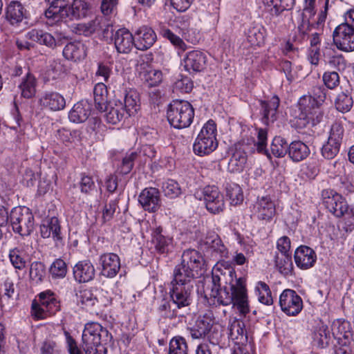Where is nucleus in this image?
I'll return each instance as SVG.
<instances>
[{
    "instance_id": "f257e3e1",
    "label": "nucleus",
    "mask_w": 354,
    "mask_h": 354,
    "mask_svg": "<svg viewBox=\"0 0 354 354\" xmlns=\"http://www.w3.org/2000/svg\"><path fill=\"white\" fill-rule=\"evenodd\" d=\"M229 286H225L211 292V297L216 299L217 303L223 306L233 304L243 315L249 312L245 279L243 277L236 278L234 270L229 271Z\"/></svg>"
},
{
    "instance_id": "f03ea898",
    "label": "nucleus",
    "mask_w": 354,
    "mask_h": 354,
    "mask_svg": "<svg viewBox=\"0 0 354 354\" xmlns=\"http://www.w3.org/2000/svg\"><path fill=\"white\" fill-rule=\"evenodd\" d=\"M326 90L322 86L313 87L312 94L302 96L298 102L300 113L297 119L298 125L305 127L308 124L315 126L323 119L324 113L320 106L326 97Z\"/></svg>"
},
{
    "instance_id": "7ed1b4c3",
    "label": "nucleus",
    "mask_w": 354,
    "mask_h": 354,
    "mask_svg": "<svg viewBox=\"0 0 354 354\" xmlns=\"http://www.w3.org/2000/svg\"><path fill=\"white\" fill-rule=\"evenodd\" d=\"M203 266L204 259L198 251L185 250L182 255L181 263L174 271V279L171 284L193 286L191 282Z\"/></svg>"
},
{
    "instance_id": "20e7f679",
    "label": "nucleus",
    "mask_w": 354,
    "mask_h": 354,
    "mask_svg": "<svg viewBox=\"0 0 354 354\" xmlns=\"http://www.w3.org/2000/svg\"><path fill=\"white\" fill-rule=\"evenodd\" d=\"M110 339L106 328L97 322L88 323L83 330L82 347L86 354H106L105 344Z\"/></svg>"
},
{
    "instance_id": "39448f33",
    "label": "nucleus",
    "mask_w": 354,
    "mask_h": 354,
    "mask_svg": "<svg viewBox=\"0 0 354 354\" xmlns=\"http://www.w3.org/2000/svg\"><path fill=\"white\" fill-rule=\"evenodd\" d=\"M324 206L337 217H344V228L346 232L354 230V205L348 206L342 196L332 189H324L322 193Z\"/></svg>"
},
{
    "instance_id": "423d86ee",
    "label": "nucleus",
    "mask_w": 354,
    "mask_h": 354,
    "mask_svg": "<svg viewBox=\"0 0 354 354\" xmlns=\"http://www.w3.org/2000/svg\"><path fill=\"white\" fill-rule=\"evenodd\" d=\"M333 37L339 50L344 52L354 51V9L345 14V22L335 28Z\"/></svg>"
},
{
    "instance_id": "0eeeda50",
    "label": "nucleus",
    "mask_w": 354,
    "mask_h": 354,
    "mask_svg": "<svg viewBox=\"0 0 354 354\" xmlns=\"http://www.w3.org/2000/svg\"><path fill=\"white\" fill-rule=\"evenodd\" d=\"M167 115L171 126L176 129H184L192 124L194 111L189 102L175 100L170 103Z\"/></svg>"
},
{
    "instance_id": "6e6552de",
    "label": "nucleus",
    "mask_w": 354,
    "mask_h": 354,
    "mask_svg": "<svg viewBox=\"0 0 354 354\" xmlns=\"http://www.w3.org/2000/svg\"><path fill=\"white\" fill-rule=\"evenodd\" d=\"M216 125L214 120H208L203 127L194 143V151L198 156L211 153L217 146Z\"/></svg>"
},
{
    "instance_id": "1a4fd4ad",
    "label": "nucleus",
    "mask_w": 354,
    "mask_h": 354,
    "mask_svg": "<svg viewBox=\"0 0 354 354\" xmlns=\"http://www.w3.org/2000/svg\"><path fill=\"white\" fill-rule=\"evenodd\" d=\"M9 218L13 231L21 236L29 235L34 229V216L26 207H14Z\"/></svg>"
},
{
    "instance_id": "9d476101",
    "label": "nucleus",
    "mask_w": 354,
    "mask_h": 354,
    "mask_svg": "<svg viewBox=\"0 0 354 354\" xmlns=\"http://www.w3.org/2000/svg\"><path fill=\"white\" fill-rule=\"evenodd\" d=\"M279 306L287 315L296 316L303 308V301L296 291L286 289L279 296Z\"/></svg>"
},
{
    "instance_id": "9b49d317",
    "label": "nucleus",
    "mask_w": 354,
    "mask_h": 354,
    "mask_svg": "<svg viewBox=\"0 0 354 354\" xmlns=\"http://www.w3.org/2000/svg\"><path fill=\"white\" fill-rule=\"evenodd\" d=\"M207 209L212 214H219L225 208L223 195L216 186H206L203 190Z\"/></svg>"
},
{
    "instance_id": "f8f14e48",
    "label": "nucleus",
    "mask_w": 354,
    "mask_h": 354,
    "mask_svg": "<svg viewBox=\"0 0 354 354\" xmlns=\"http://www.w3.org/2000/svg\"><path fill=\"white\" fill-rule=\"evenodd\" d=\"M46 1L50 4V6L44 12L48 25L52 26L66 19V15H68L66 0Z\"/></svg>"
},
{
    "instance_id": "ddd939ff",
    "label": "nucleus",
    "mask_w": 354,
    "mask_h": 354,
    "mask_svg": "<svg viewBox=\"0 0 354 354\" xmlns=\"http://www.w3.org/2000/svg\"><path fill=\"white\" fill-rule=\"evenodd\" d=\"M253 213L258 219L270 221L276 213L275 205L269 196L259 198L254 205Z\"/></svg>"
},
{
    "instance_id": "4468645a",
    "label": "nucleus",
    "mask_w": 354,
    "mask_h": 354,
    "mask_svg": "<svg viewBox=\"0 0 354 354\" xmlns=\"http://www.w3.org/2000/svg\"><path fill=\"white\" fill-rule=\"evenodd\" d=\"M184 67L188 72H201L206 66L207 56L200 50L188 52L183 59Z\"/></svg>"
},
{
    "instance_id": "2eb2a0df",
    "label": "nucleus",
    "mask_w": 354,
    "mask_h": 354,
    "mask_svg": "<svg viewBox=\"0 0 354 354\" xmlns=\"http://www.w3.org/2000/svg\"><path fill=\"white\" fill-rule=\"evenodd\" d=\"M170 297L178 308L188 306L191 303V291L193 286L171 284Z\"/></svg>"
},
{
    "instance_id": "dca6fc26",
    "label": "nucleus",
    "mask_w": 354,
    "mask_h": 354,
    "mask_svg": "<svg viewBox=\"0 0 354 354\" xmlns=\"http://www.w3.org/2000/svg\"><path fill=\"white\" fill-rule=\"evenodd\" d=\"M135 47L140 50L151 48L156 41V34L148 26H142L135 32Z\"/></svg>"
},
{
    "instance_id": "f3484780",
    "label": "nucleus",
    "mask_w": 354,
    "mask_h": 354,
    "mask_svg": "<svg viewBox=\"0 0 354 354\" xmlns=\"http://www.w3.org/2000/svg\"><path fill=\"white\" fill-rule=\"evenodd\" d=\"M295 261L297 267L307 270L313 267L316 262L317 255L308 246L301 245L295 252Z\"/></svg>"
},
{
    "instance_id": "a211bd4d",
    "label": "nucleus",
    "mask_w": 354,
    "mask_h": 354,
    "mask_svg": "<svg viewBox=\"0 0 354 354\" xmlns=\"http://www.w3.org/2000/svg\"><path fill=\"white\" fill-rule=\"evenodd\" d=\"M102 274L109 278L114 277L120 269V260L115 253H106L100 256Z\"/></svg>"
},
{
    "instance_id": "6ab92c4d",
    "label": "nucleus",
    "mask_w": 354,
    "mask_h": 354,
    "mask_svg": "<svg viewBox=\"0 0 354 354\" xmlns=\"http://www.w3.org/2000/svg\"><path fill=\"white\" fill-rule=\"evenodd\" d=\"M248 146L245 142L239 144L228 162L227 169L232 173H239L243 170L247 162L246 150Z\"/></svg>"
},
{
    "instance_id": "aec40b11",
    "label": "nucleus",
    "mask_w": 354,
    "mask_h": 354,
    "mask_svg": "<svg viewBox=\"0 0 354 354\" xmlns=\"http://www.w3.org/2000/svg\"><path fill=\"white\" fill-rule=\"evenodd\" d=\"M160 227L154 228L151 233V243L155 250L159 254H168L173 249V239L162 234Z\"/></svg>"
},
{
    "instance_id": "412c9836",
    "label": "nucleus",
    "mask_w": 354,
    "mask_h": 354,
    "mask_svg": "<svg viewBox=\"0 0 354 354\" xmlns=\"http://www.w3.org/2000/svg\"><path fill=\"white\" fill-rule=\"evenodd\" d=\"M139 203L145 210L154 212L160 207V194L156 188H147L139 195Z\"/></svg>"
},
{
    "instance_id": "4be33fe9",
    "label": "nucleus",
    "mask_w": 354,
    "mask_h": 354,
    "mask_svg": "<svg viewBox=\"0 0 354 354\" xmlns=\"http://www.w3.org/2000/svg\"><path fill=\"white\" fill-rule=\"evenodd\" d=\"M114 44L118 53L127 54L135 46V38L128 30L119 29L114 35Z\"/></svg>"
},
{
    "instance_id": "5701e85b",
    "label": "nucleus",
    "mask_w": 354,
    "mask_h": 354,
    "mask_svg": "<svg viewBox=\"0 0 354 354\" xmlns=\"http://www.w3.org/2000/svg\"><path fill=\"white\" fill-rule=\"evenodd\" d=\"M73 276L79 283L91 281L95 277V268L88 260L80 261L73 267Z\"/></svg>"
},
{
    "instance_id": "b1692460",
    "label": "nucleus",
    "mask_w": 354,
    "mask_h": 354,
    "mask_svg": "<svg viewBox=\"0 0 354 354\" xmlns=\"http://www.w3.org/2000/svg\"><path fill=\"white\" fill-rule=\"evenodd\" d=\"M263 122L266 124L274 122L277 120V109L280 100L277 95H273L270 100H260Z\"/></svg>"
},
{
    "instance_id": "393cba45",
    "label": "nucleus",
    "mask_w": 354,
    "mask_h": 354,
    "mask_svg": "<svg viewBox=\"0 0 354 354\" xmlns=\"http://www.w3.org/2000/svg\"><path fill=\"white\" fill-rule=\"evenodd\" d=\"M6 18L12 26H17L27 18V11L20 2L13 1L6 8Z\"/></svg>"
},
{
    "instance_id": "a878e982",
    "label": "nucleus",
    "mask_w": 354,
    "mask_h": 354,
    "mask_svg": "<svg viewBox=\"0 0 354 354\" xmlns=\"http://www.w3.org/2000/svg\"><path fill=\"white\" fill-rule=\"evenodd\" d=\"M39 104L52 111H59L66 106L64 97L57 92H46L39 100Z\"/></svg>"
},
{
    "instance_id": "bb28decb",
    "label": "nucleus",
    "mask_w": 354,
    "mask_h": 354,
    "mask_svg": "<svg viewBox=\"0 0 354 354\" xmlns=\"http://www.w3.org/2000/svg\"><path fill=\"white\" fill-rule=\"evenodd\" d=\"M40 232L41 236L44 239L52 236L55 241L62 240L59 222L58 218L55 216L47 219L40 226Z\"/></svg>"
},
{
    "instance_id": "cd10ccee",
    "label": "nucleus",
    "mask_w": 354,
    "mask_h": 354,
    "mask_svg": "<svg viewBox=\"0 0 354 354\" xmlns=\"http://www.w3.org/2000/svg\"><path fill=\"white\" fill-rule=\"evenodd\" d=\"M91 104L87 101L82 100L76 103L69 113L70 120L75 123L85 122L91 115Z\"/></svg>"
},
{
    "instance_id": "c85d7f7f",
    "label": "nucleus",
    "mask_w": 354,
    "mask_h": 354,
    "mask_svg": "<svg viewBox=\"0 0 354 354\" xmlns=\"http://www.w3.org/2000/svg\"><path fill=\"white\" fill-rule=\"evenodd\" d=\"M25 245L19 244L9 250L8 258L12 266L17 270H22L26 266L28 253Z\"/></svg>"
},
{
    "instance_id": "c756f323",
    "label": "nucleus",
    "mask_w": 354,
    "mask_h": 354,
    "mask_svg": "<svg viewBox=\"0 0 354 354\" xmlns=\"http://www.w3.org/2000/svg\"><path fill=\"white\" fill-rule=\"evenodd\" d=\"M91 8L92 4L88 1L73 0L71 6L67 7L68 15H66V18L70 17L71 19L84 18L88 16Z\"/></svg>"
},
{
    "instance_id": "7c9ffc66",
    "label": "nucleus",
    "mask_w": 354,
    "mask_h": 354,
    "mask_svg": "<svg viewBox=\"0 0 354 354\" xmlns=\"http://www.w3.org/2000/svg\"><path fill=\"white\" fill-rule=\"evenodd\" d=\"M213 322L212 319L207 315L199 317L195 324L190 328L192 338L200 339L204 337L210 331Z\"/></svg>"
},
{
    "instance_id": "2f4dec72",
    "label": "nucleus",
    "mask_w": 354,
    "mask_h": 354,
    "mask_svg": "<svg viewBox=\"0 0 354 354\" xmlns=\"http://www.w3.org/2000/svg\"><path fill=\"white\" fill-rule=\"evenodd\" d=\"M63 55L67 59L79 61L86 56V49L84 44L79 41L70 42L63 50Z\"/></svg>"
},
{
    "instance_id": "473e14b6",
    "label": "nucleus",
    "mask_w": 354,
    "mask_h": 354,
    "mask_svg": "<svg viewBox=\"0 0 354 354\" xmlns=\"http://www.w3.org/2000/svg\"><path fill=\"white\" fill-rule=\"evenodd\" d=\"M140 107L139 94L135 90L126 91L124 97L123 108L129 116L134 115Z\"/></svg>"
},
{
    "instance_id": "72a5a7b5",
    "label": "nucleus",
    "mask_w": 354,
    "mask_h": 354,
    "mask_svg": "<svg viewBox=\"0 0 354 354\" xmlns=\"http://www.w3.org/2000/svg\"><path fill=\"white\" fill-rule=\"evenodd\" d=\"M309 147L301 141H293L288 146V155L294 162H300L310 155Z\"/></svg>"
},
{
    "instance_id": "f704fd0d",
    "label": "nucleus",
    "mask_w": 354,
    "mask_h": 354,
    "mask_svg": "<svg viewBox=\"0 0 354 354\" xmlns=\"http://www.w3.org/2000/svg\"><path fill=\"white\" fill-rule=\"evenodd\" d=\"M39 304L42 308L47 309L50 315H54L60 310L59 301H57L55 294L50 290H46L39 295Z\"/></svg>"
},
{
    "instance_id": "c9c22d12",
    "label": "nucleus",
    "mask_w": 354,
    "mask_h": 354,
    "mask_svg": "<svg viewBox=\"0 0 354 354\" xmlns=\"http://www.w3.org/2000/svg\"><path fill=\"white\" fill-rule=\"evenodd\" d=\"M326 64L330 68L337 70V72L344 71L347 66V62L344 57L334 50H329L324 53Z\"/></svg>"
},
{
    "instance_id": "e433bc0d",
    "label": "nucleus",
    "mask_w": 354,
    "mask_h": 354,
    "mask_svg": "<svg viewBox=\"0 0 354 354\" xmlns=\"http://www.w3.org/2000/svg\"><path fill=\"white\" fill-rule=\"evenodd\" d=\"M102 111H106L104 117L108 123L116 124L120 122L124 116V111L123 108V103L119 101V104L115 103V106L107 107Z\"/></svg>"
},
{
    "instance_id": "4c0bfd02",
    "label": "nucleus",
    "mask_w": 354,
    "mask_h": 354,
    "mask_svg": "<svg viewBox=\"0 0 354 354\" xmlns=\"http://www.w3.org/2000/svg\"><path fill=\"white\" fill-rule=\"evenodd\" d=\"M37 82L35 76L27 72L25 77L22 79L19 87L21 90V95L24 98H31L36 93Z\"/></svg>"
},
{
    "instance_id": "58836bf2",
    "label": "nucleus",
    "mask_w": 354,
    "mask_h": 354,
    "mask_svg": "<svg viewBox=\"0 0 354 354\" xmlns=\"http://www.w3.org/2000/svg\"><path fill=\"white\" fill-rule=\"evenodd\" d=\"M93 95L97 109L99 111L104 110L108 101V92L106 85L102 82L97 84L93 89Z\"/></svg>"
},
{
    "instance_id": "ea45409f",
    "label": "nucleus",
    "mask_w": 354,
    "mask_h": 354,
    "mask_svg": "<svg viewBox=\"0 0 354 354\" xmlns=\"http://www.w3.org/2000/svg\"><path fill=\"white\" fill-rule=\"evenodd\" d=\"M202 242L204 248L207 250L222 255L225 253V247L217 234H212L207 236Z\"/></svg>"
},
{
    "instance_id": "a19ab883",
    "label": "nucleus",
    "mask_w": 354,
    "mask_h": 354,
    "mask_svg": "<svg viewBox=\"0 0 354 354\" xmlns=\"http://www.w3.org/2000/svg\"><path fill=\"white\" fill-rule=\"evenodd\" d=\"M330 338L328 327L322 324L315 330L313 334V343L317 347L324 348L328 344Z\"/></svg>"
},
{
    "instance_id": "79ce46f5",
    "label": "nucleus",
    "mask_w": 354,
    "mask_h": 354,
    "mask_svg": "<svg viewBox=\"0 0 354 354\" xmlns=\"http://www.w3.org/2000/svg\"><path fill=\"white\" fill-rule=\"evenodd\" d=\"M226 196L230 201V204L237 205L243 201V194L241 187L236 183L227 184Z\"/></svg>"
},
{
    "instance_id": "37998d69",
    "label": "nucleus",
    "mask_w": 354,
    "mask_h": 354,
    "mask_svg": "<svg viewBox=\"0 0 354 354\" xmlns=\"http://www.w3.org/2000/svg\"><path fill=\"white\" fill-rule=\"evenodd\" d=\"M271 153L277 158H283L288 153V143L285 139L280 136H276L272 140L270 145Z\"/></svg>"
},
{
    "instance_id": "c03bdc74",
    "label": "nucleus",
    "mask_w": 354,
    "mask_h": 354,
    "mask_svg": "<svg viewBox=\"0 0 354 354\" xmlns=\"http://www.w3.org/2000/svg\"><path fill=\"white\" fill-rule=\"evenodd\" d=\"M265 30L262 26L250 28L247 32V40L251 46H260L264 41Z\"/></svg>"
},
{
    "instance_id": "a18cd8bd",
    "label": "nucleus",
    "mask_w": 354,
    "mask_h": 354,
    "mask_svg": "<svg viewBox=\"0 0 354 354\" xmlns=\"http://www.w3.org/2000/svg\"><path fill=\"white\" fill-rule=\"evenodd\" d=\"M275 265L278 270L283 275L291 274L293 265L290 254H281L276 257Z\"/></svg>"
},
{
    "instance_id": "49530a36",
    "label": "nucleus",
    "mask_w": 354,
    "mask_h": 354,
    "mask_svg": "<svg viewBox=\"0 0 354 354\" xmlns=\"http://www.w3.org/2000/svg\"><path fill=\"white\" fill-rule=\"evenodd\" d=\"M255 291L258 294V299L261 304L268 306L273 304L271 290L265 282H257L255 287Z\"/></svg>"
},
{
    "instance_id": "de8ad7c7",
    "label": "nucleus",
    "mask_w": 354,
    "mask_h": 354,
    "mask_svg": "<svg viewBox=\"0 0 354 354\" xmlns=\"http://www.w3.org/2000/svg\"><path fill=\"white\" fill-rule=\"evenodd\" d=\"M78 298L79 301L85 308L90 309L98 305V300L91 290L84 289L80 290Z\"/></svg>"
},
{
    "instance_id": "09e8293b",
    "label": "nucleus",
    "mask_w": 354,
    "mask_h": 354,
    "mask_svg": "<svg viewBox=\"0 0 354 354\" xmlns=\"http://www.w3.org/2000/svg\"><path fill=\"white\" fill-rule=\"evenodd\" d=\"M331 330L333 335L337 339L348 338L350 334L349 323L346 321L336 320L333 322Z\"/></svg>"
},
{
    "instance_id": "8fccbe9b",
    "label": "nucleus",
    "mask_w": 354,
    "mask_h": 354,
    "mask_svg": "<svg viewBox=\"0 0 354 354\" xmlns=\"http://www.w3.org/2000/svg\"><path fill=\"white\" fill-rule=\"evenodd\" d=\"M267 131L263 129H258L257 141L254 142V147L259 153L266 155L269 159H271V154L266 149L267 145Z\"/></svg>"
},
{
    "instance_id": "3c124183",
    "label": "nucleus",
    "mask_w": 354,
    "mask_h": 354,
    "mask_svg": "<svg viewBox=\"0 0 354 354\" xmlns=\"http://www.w3.org/2000/svg\"><path fill=\"white\" fill-rule=\"evenodd\" d=\"M187 345L184 338L174 337L169 342V354H187Z\"/></svg>"
},
{
    "instance_id": "603ef678",
    "label": "nucleus",
    "mask_w": 354,
    "mask_h": 354,
    "mask_svg": "<svg viewBox=\"0 0 354 354\" xmlns=\"http://www.w3.org/2000/svg\"><path fill=\"white\" fill-rule=\"evenodd\" d=\"M142 79L149 86H156L162 80V73L159 70L149 69L143 73Z\"/></svg>"
},
{
    "instance_id": "864d4df0",
    "label": "nucleus",
    "mask_w": 354,
    "mask_h": 354,
    "mask_svg": "<svg viewBox=\"0 0 354 354\" xmlns=\"http://www.w3.org/2000/svg\"><path fill=\"white\" fill-rule=\"evenodd\" d=\"M162 191L166 196L176 198L181 194V188L174 180H168L162 185Z\"/></svg>"
},
{
    "instance_id": "5fc2aeb1",
    "label": "nucleus",
    "mask_w": 354,
    "mask_h": 354,
    "mask_svg": "<svg viewBox=\"0 0 354 354\" xmlns=\"http://www.w3.org/2000/svg\"><path fill=\"white\" fill-rule=\"evenodd\" d=\"M66 264L61 259H56L50 268V273L53 278H63L66 276Z\"/></svg>"
},
{
    "instance_id": "6e6d98bb",
    "label": "nucleus",
    "mask_w": 354,
    "mask_h": 354,
    "mask_svg": "<svg viewBox=\"0 0 354 354\" xmlns=\"http://www.w3.org/2000/svg\"><path fill=\"white\" fill-rule=\"evenodd\" d=\"M46 274L44 265L39 261H34L30 265V277L32 280L41 281Z\"/></svg>"
},
{
    "instance_id": "4d7b16f0",
    "label": "nucleus",
    "mask_w": 354,
    "mask_h": 354,
    "mask_svg": "<svg viewBox=\"0 0 354 354\" xmlns=\"http://www.w3.org/2000/svg\"><path fill=\"white\" fill-rule=\"evenodd\" d=\"M344 127L340 123H333L330 129L328 140L335 142L336 144L341 146L344 136Z\"/></svg>"
},
{
    "instance_id": "13d9d810",
    "label": "nucleus",
    "mask_w": 354,
    "mask_h": 354,
    "mask_svg": "<svg viewBox=\"0 0 354 354\" xmlns=\"http://www.w3.org/2000/svg\"><path fill=\"white\" fill-rule=\"evenodd\" d=\"M335 106L339 111H348L353 106L352 97L344 93H342L339 94L336 99Z\"/></svg>"
},
{
    "instance_id": "bf43d9fd",
    "label": "nucleus",
    "mask_w": 354,
    "mask_h": 354,
    "mask_svg": "<svg viewBox=\"0 0 354 354\" xmlns=\"http://www.w3.org/2000/svg\"><path fill=\"white\" fill-rule=\"evenodd\" d=\"M340 145L328 140L322 148V155L326 159H333L339 151Z\"/></svg>"
},
{
    "instance_id": "052dcab7",
    "label": "nucleus",
    "mask_w": 354,
    "mask_h": 354,
    "mask_svg": "<svg viewBox=\"0 0 354 354\" xmlns=\"http://www.w3.org/2000/svg\"><path fill=\"white\" fill-rule=\"evenodd\" d=\"M295 4V0H275L274 8H270V12L272 15H279L283 10H291Z\"/></svg>"
},
{
    "instance_id": "680f3d73",
    "label": "nucleus",
    "mask_w": 354,
    "mask_h": 354,
    "mask_svg": "<svg viewBox=\"0 0 354 354\" xmlns=\"http://www.w3.org/2000/svg\"><path fill=\"white\" fill-rule=\"evenodd\" d=\"M322 78L328 88L334 89L339 84V76L337 71H326L323 74Z\"/></svg>"
},
{
    "instance_id": "e2e57ef3",
    "label": "nucleus",
    "mask_w": 354,
    "mask_h": 354,
    "mask_svg": "<svg viewBox=\"0 0 354 354\" xmlns=\"http://www.w3.org/2000/svg\"><path fill=\"white\" fill-rule=\"evenodd\" d=\"M137 157L138 153L136 152H131L129 154H127L122 159L120 172L123 174H129L131 171L133 167V162Z\"/></svg>"
},
{
    "instance_id": "0e129e2a",
    "label": "nucleus",
    "mask_w": 354,
    "mask_h": 354,
    "mask_svg": "<svg viewBox=\"0 0 354 354\" xmlns=\"http://www.w3.org/2000/svg\"><path fill=\"white\" fill-rule=\"evenodd\" d=\"M162 36L169 40V41L175 46L185 50L186 44L178 36L173 33L169 29H163L162 30Z\"/></svg>"
},
{
    "instance_id": "69168bd1",
    "label": "nucleus",
    "mask_w": 354,
    "mask_h": 354,
    "mask_svg": "<svg viewBox=\"0 0 354 354\" xmlns=\"http://www.w3.org/2000/svg\"><path fill=\"white\" fill-rule=\"evenodd\" d=\"M162 36L169 40V41L175 46L185 50L186 44L178 36L173 33L169 29H163L162 30Z\"/></svg>"
},
{
    "instance_id": "338daca9",
    "label": "nucleus",
    "mask_w": 354,
    "mask_h": 354,
    "mask_svg": "<svg viewBox=\"0 0 354 354\" xmlns=\"http://www.w3.org/2000/svg\"><path fill=\"white\" fill-rule=\"evenodd\" d=\"M118 208V202L115 200L111 201L106 203L102 211V219L104 222L111 221L113 218V215Z\"/></svg>"
},
{
    "instance_id": "774afa93",
    "label": "nucleus",
    "mask_w": 354,
    "mask_h": 354,
    "mask_svg": "<svg viewBox=\"0 0 354 354\" xmlns=\"http://www.w3.org/2000/svg\"><path fill=\"white\" fill-rule=\"evenodd\" d=\"M79 185L81 192L85 194L89 193L95 187L93 178L86 174L82 175Z\"/></svg>"
}]
</instances>
